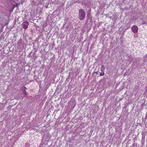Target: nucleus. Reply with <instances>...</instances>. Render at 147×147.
<instances>
[{"label":"nucleus","mask_w":147,"mask_h":147,"mask_svg":"<svg viewBox=\"0 0 147 147\" xmlns=\"http://www.w3.org/2000/svg\"><path fill=\"white\" fill-rule=\"evenodd\" d=\"M78 15L79 19L81 20H83L85 17V12L83 9H80L79 10Z\"/></svg>","instance_id":"obj_1"},{"label":"nucleus","mask_w":147,"mask_h":147,"mask_svg":"<svg viewBox=\"0 0 147 147\" xmlns=\"http://www.w3.org/2000/svg\"><path fill=\"white\" fill-rule=\"evenodd\" d=\"M131 29L132 31L134 33H136L138 31V27L136 26H133L131 27Z\"/></svg>","instance_id":"obj_2"},{"label":"nucleus","mask_w":147,"mask_h":147,"mask_svg":"<svg viewBox=\"0 0 147 147\" xmlns=\"http://www.w3.org/2000/svg\"><path fill=\"white\" fill-rule=\"evenodd\" d=\"M29 25L28 22H24L22 24L24 28L26 29L28 28V26Z\"/></svg>","instance_id":"obj_3"},{"label":"nucleus","mask_w":147,"mask_h":147,"mask_svg":"<svg viewBox=\"0 0 147 147\" xmlns=\"http://www.w3.org/2000/svg\"><path fill=\"white\" fill-rule=\"evenodd\" d=\"M26 89H27V88L25 87L24 86L23 88H22V91L23 92V93L25 94L26 95L27 94L26 92Z\"/></svg>","instance_id":"obj_4"},{"label":"nucleus","mask_w":147,"mask_h":147,"mask_svg":"<svg viewBox=\"0 0 147 147\" xmlns=\"http://www.w3.org/2000/svg\"><path fill=\"white\" fill-rule=\"evenodd\" d=\"M144 18L142 19V23H141L142 24H147V21H145L144 20Z\"/></svg>","instance_id":"obj_5"},{"label":"nucleus","mask_w":147,"mask_h":147,"mask_svg":"<svg viewBox=\"0 0 147 147\" xmlns=\"http://www.w3.org/2000/svg\"><path fill=\"white\" fill-rule=\"evenodd\" d=\"M105 69V67L104 65H102L101 68V70L102 71H104V70Z\"/></svg>","instance_id":"obj_6"},{"label":"nucleus","mask_w":147,"mask_h":147,"mask_svg":"<svg viewBox=\"0 0 147 147\" xmlns=\"http://www.w3.org/2000/svg\"><path fill=\"white\" fill-rule=\"evenodd\" d=\"M18 3H16L15 5H13V9H14L16 7H18Z\"/></svg>","instance_id":"obj_7"},{"label":"nucleus","mask_w":147,"mask_h":147,"mask_svg":"<svg viewBox=\"0 0 147 147\" xmlns=\"http://www.w3.org/2000/svg\"><path fill=\"white\" fill-rule=\"evenodd\" d=\"M102 72H101L100 74V76H103L104 75V71H102Z\"/></svg>","instance_id":"obj_8"},{"label":"nucleus","mask_w":147,"mask_h":147,"mask_svg":"<svg viewBox=\"0 0 147 147\" xmlns=\"http://www.w3.org/2000/svg\"><path fill=\"white\" fill-rule=\"evenodd\" d=\"M129 27H130V26H128V27H127V28L125 29V30H127V29H128V28H129Z\"/></svg>","instance_id":"obj_9"},{"label":"nucleus","mask_w":147,"mask_h":147,"mask_svg":"<svg viewBox=\"0 0 147 147\" xmlns=\"http://www.w3.org/2000/svg\"><path fill=\"white\" fill-rule=\"evenodd\" d=\"M94 73H96V74H98V72H94Z\"/></svg>","instance_id":"obj_10"},{"label":"nucleus","mask_w":147,"mask_h":147,"mask_svg":"<svg viewBox=\"0 0 147 147\" xmlns=\"http://www.w3.org/2000/svg\"><path fill=\"white\" fill-rule=\"evenodd\" d=\"M13 7L11 9V11H13Z\"/></svg>","instance_id":"obj_11"}]
</instances>
